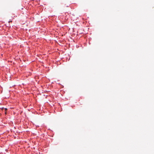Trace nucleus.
I'll use <instances>...</instances> for the list:
<instances>
[{
    "instance_id": "nucleus-2",
    "label": "nucleus",
    "mask_w": 154,
    "mask_h": 154,
    "mask_svg": "<svg viewBox=\"0 0 154 154\" xmlns=\"http://www.w3.org/2000/svg\"><path fill=\"white\" fill-rule=\"evenodd\" d=\"M66 7H69V5H66Z\"/></svg>"
},
{
    "instance_id": "nucleus-1",
    "label": "nucleus",
    "mask_w": 154,
    "mask_h": 154,
    "mask_svg": "<svg viewBox=\"0 0 154 154\" xmlns=\"http://www.w3.org/2000/svg\"><path fill=\"white\" fill-rule=\"evenodd\" d=\"M66 7H69V5H66Z\"/></svg>"
}]
</instances>
